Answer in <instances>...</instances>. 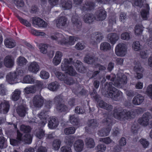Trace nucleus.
<instances>
[{
	"instance_id": "f257e3e1",
	"label": "nucleus",
	"mask_w": 152,
	"mask_h": 152,
	"mask_svg": "<svg viewBox=\"0 0 152 152\" xmlns=\"http://www.w3.org/2000/svg\"><path fill=\"white\" fill-rule=\"evenodd\" d=\"M142 109L138 108L131 111L126 110H120L115 109L114 110L113 115L114 117L120 120H124L133 118L138 114L141 113Z\"/></svg>"
},
{
	"instance_id": "f03ea898",
	"label": "nucleus",
	"mask_w": 152,
	"mask_h": 152,
	"mask_svg": "<svg viewBox=\"0 0 152 152\" xmlns=\"http://www.w3.org/2000/svg\"><path fill=\"white\" fill-rule=\"evenodd\" d=\"M50 38L56 41L58 44L61 45L69 44L72 45L78 39L76 37L70 36L69 40H68L62 34L58 32L51 36Z\"/></svg>"
},
{
	"instance_id": "7ed1b4c3",
	"label": "nucleus",
	"mask_w": 152,
	"mask_h": 152,
	"mask_svg": "<svg viewBox=\"0 0 152 152\" xmlns=\"http://www.w3.org/2000/svg\"><path fill=\"white\" fill-rule=\"evenodd\" d=\"M72 61L71 58H65L61 63V69L62 71H66L69 75L74 76L76 75L77 72L71 65L74 63Z\"/></svg>"
},
{
	"instance_id": "20e7f679",
	"label": "nucleus",
	"mask_w": 152,
	"mask_h": 152,
	"mask_svg": "<svg viewBox=\"0 0 152 152\" xmlns=\"http://www.w3.org/2000/svg\"><path fill=\"white\" fill-rule=\"evenodd\" d=\"M72 61L71 58H65L61 63V69L62 71H66L69 75L74 76L76 75L77 72L71 65L74 63Z\"/></svg>"
},
{
	"instance_id": "39448f33",
	"label": "nucleus",
	"mask_w": 152,
	"mask_h": 152,
	"mask_svg": "<svg viewBox=\"0 0 152 152\" xmlns=\"http://www.w3.org/2000/svg\"><path fill=\"white\" fill-rule=\"evenodd\" d=\"M113 83L109 82L107 83L105 87L107 88V92L110 97L115 100H117L118 98L122 96L123 93L112 86Z\"/></svg>"
},
{
	"instance_id": "423d86ee",
	"label": "nucleus",
	"mask_w": 152,
	"mask_h": 152,
	"mask_svg": "<svg viewBox=\"0 0 152 152\" xmlns=\"http://www.w3.org/2000/svg\"><path fill=\"white\" fill-rule=\"evenodd\" d=\"M103 122L105 123L106 125L109 127L107 128L101 129L98 131V134L101 137L106 136L108 135L111 129V126L112 125V121L109 118L104 119Z\"/></svg>"
},
{
	"instance_id": "0eeeda50",
	"label": "nucleus",
	"mask_w": 152,
	"mask_h": 152,
	"mask_svg": "<svg viewBox=\"0 0 152 152\" xmlns=\"http://www.w3.org/2000/svg\"><path fill=\"white\" fill-rule=\"evenodd\" d=\"M127 49L126 44L123 43H119L115 47V53L117 56H124L126 53Z\"/></svg>"
},
{
	"instance_id": "6e6552de",
	"label": "nucleus",
	"mask_w": 152,
	"mask_h": 152,
	"mask_svg": "<svg viewBox=\"0 0 152 152\" xmlns=\"http://www.w3.org/2000/svg\"><path fill=\"white\" fill-rule=\"evenodd\" d=\"M117 75V79L115 81L114 85L116 87H119L126 84L127 82L126 76L121 73H118Z\"/></svg>"
},
{
	"instance_id": "1a4fd4ad",
	"label": "nucleus",
	"mask_w": 152,
	"mask_h": 152,
	"mask_svg": "<svg viewBox=\"0 0 152 152\" xmlns=\"http://www.w3.org/2000/svg\"><path fill=\"white\" fill-rule=\"evenodd\" d=\"M152 119V115L148 112L144 113L142 117L140 118L138 121L141 125L146 126L148 124L149 121Z\"/></svg>"
},
{
	"instance_id": "9d476101",
	"label": "nucleus",
	"mask_w": 152,
	"mask_h": 152,
	"mask_svg": "<svg viewBox=\"0 0 152 152\" xmlns=\"http://www.w3.org/2000/svg\"><path fill=\"white\" fill-rule=\"evenodd\" d=\"M44 99L40 95L35 96L33 98V102L34 106L37 107H42L44 103Z\"/></svg>"
},
{
	"instance_id": "9b49d317",
	"label": "nucleus",
	"mask_w": 152,
	"mask_h": 152,
	"mask_svg": "<svg viewBox=\"0 0 152 152\" xmlns=\"http://www.w3.org/2000/svg\"><path fill=\"white\" fill-rule=\"evenodd\" d=\"M6 78L7 81L10 84H13L18 82L17 75L15 72L8 73Z\"/></svg>"
},
{
	"instance_id": "f8f14e48",
	"label": "nucleus",
	"mask_w": 152,
	"mask_h": 152,
	"mask_svg": "<svg viewBox=\"0 0 152 152\" xmlns=\"http://www.w3.org/2000/svg\"><path fill=\"white\" fill-rule=\"evenodd\" d=\"M14 63L15 59L12 56H7L4 58V64L7 68H12L14 66Z\"/></svg>"
},
{
	"instance_id": "ddd939ff",
	"label": "nucleus",
	"mask_w": 152,
	"mask_h": 152,
	"mask_svg": "<svg viewBox=\"0 0 152 152\" xmlns=\"http://www.w3.org/2000/svg\"><path fill=\"white\" fill-rule=\"evenodd\" d=\"M95 19L98 21L104 20L107 16L106 11L103 9H100L97 11L95 15Z\"/></svg>"
},
{
	"instance_id": "4468645a",
	"label": "nucleus",
	"mask_w": 152,
	"mask_h": 152,
	"mask_svg": "<svg viewBox=\"0 0 152 152\" xmlns=\"http://www.w3.org/2000/svg\"><path fill=\"white\" fill-rule=\"evenodd\" d=\"M48 110H44L42 111L40 113L38 114V117L40 119L41 121L40 122L42 126H44L47 122V118H48L47 115Z\"/></svg>"
},
{
	"instance_id": "2eb2a0df",
	"label": "nucleus",
	"mask_w": 152,
	"mask_h": 152,
	"mask_svg": "<svg viewBox=\"0 0 152 152\" xmlns=\"http://www.w3.org/2000/svg\"><path fill=\"white\" fill-rule=\"evenodd\" d=\"M150 8L148 4H146L140 12V16L144 20H147L149 15Z\"/></svg>"
},
{
	"instance_id": "dca6fc26",
	"label": "nucleus",
	"mask_w": 152,
	"mask_h": 152,
	"mask_svg": "<svg viewBox=\"0 0 152 152\" xmlns=\"http://www.w3.org/2000/svg\"><path fill=\"white\" fill-rule=\"evenodd\" d=\"M28 70L32 73H36L39 69V65L35 61L29 63L28 66Z\"/></svg>"
},
{
	"instance_id": "f3484780",
	"label": "nucleus",
	"mask_w": 152,
	"mask_h": 152,
	"mask_svg": "<svg viewBox=\"0 0 152 152\" xmlns=\"http://www.w3.org/2000/svg\"><path fill=\"white\" fill-rule=\"evenodd\" d=\"M108 41L112 45L115 44L119 39V36L115 33L109 34L107 36Z\"/></svg>"
},
{
	"instance_id": "a211bd4d",
	"label": "nucleus",
	"mask_w": 152,
	"mask_h": 152,
	"mask_svg": "<svg viewBox=\"0 0 152 152\" xmlns=\"http://www.w3.org/2000/svg\"><path fill=\"white\" fill-rule=\"evenodd\" d=\"M134 70L137 73V77L139 79L141 78L142 77V73L143 72L144 69L141 66L140 62H136L135 64Z\"/></svg>"
},
{
	"instance_id": "6ab92c4d",
	"label": "nucleus",
	"mask_w": 152,
	"mask_h": 152,
	"mask_svg": "<svg viewBox=\"0 0 152 152\" xmlns=\"http://www.w3.org/2000/svg\"><path fill=\"white\" fill-rule=\"evenodd\" d=\"M62 56L63 53L59 51L56 52L52 61V62L54 65L57 66L61 63Z\"/></svg>"
},
{
	"instance_id": "aec40b11",
	"label": "nucleus",
	"mask_w": 152,
	"mask_h": 152,
	"mask_svg": "<svg viewBox=\"0 0 152 152\" xmlns=\"http://www.w3.org/2000/svg\"><path fill=\"white\" fill-rule=\"evenodd\" d=\"M84 145V142L83 140L79 139L76 140L74 144L75 151L77 152H81L83 149Z\"/></svg>"
},
{
	"instance_id": "412c9836",
	"label": "nucleus",
	"mask_w": 152,
	"mask_h": 152,
	"mask_svg": "<svg viewBox=\"0 0 152 152\" xmlns=\"http://www.w3.org/2000/svg\"><path fill=\"white\" fill-rule=\"evenodd\" d=\"M9 102L4 101L0 104V113L3 114L7 113L9 111Z\"/></svg>"
},
{
	"instance_id": "4be33fe9",
	"label": "nucleus",
	"mask_w": 152,
	"mask_h": 152,
	"mask_svg": "<svg viewBox=\"0 0 152 152\" xmlns=\"http://www.w3.org/2000/svg\"><path fill=\"white\" fill-rule=\"evenodd\" d=\"M33 24L39 27H46L48 24L43 20L39 18H35L33 19Z\"/></svg>"
},
{
	"instance_id": "5701e85b",
	"label": "nucleus",
	"mask_w": 152,
	"mask_h": 152,
	"mask_svg": "<svg viewBox=\"0 0 152 152\" xmlns=\"http://www.w3.org/2000/svg\"><path fill=\"white\" fill-rule=\"evenodd\" d=\"M144 100V96L141 94H138L136 95L133 98L132 103L136 105H139L142 103Z\"/></svg>"
},
{
	"instance_id": "b1692460",
	"label": "nucleus",
	"mask_w": 152,
	"mask_h": 152,
	"mask_svg": "<svg viewBox=\"0 0 152 152\" xmlns=\"http://www.w3.org/2000/svg\"><path fill=\"white\" fill-rule=\"evenodd\" d=\"M103 38L102 34L99 32H96L95 33L94 38H92L91 42L93 45H96L99 43Z\"/></svg>"
},
{
	"instance_id": "393cba45",
	"label": "nucleus",
	"mask_w": 152,
	"mask_h": 152,
	"mask_svg": "<svg viewBox=\"0 0 152 152\" xmlns=\"http://www.w3.org/2000/svg\"><path fill=\"white\" fill-rule=\"evenodd\" d=\"M85 62L89 64H92L98 60V58L94 56L89 54H87L84 58Z\"/></svg>"
},
{
	"instance_id": "a878e982",
	"label": "nucleus",
	"mask_w": 152,
	"mask_h": 152,
	"mask_svg": "<svg viewBox=\"0 0 152 152\" xmlns=\"http://www.w3.org/2000/svg\"><path fill=\"white\" fill-rule=\"evenodd\" d=\"M98 105L100 107L108 111L111 110L113 108L111 105L107 104L102 100L98 101Z\"/></svg>"
},
{
	"instance_id": "bb28decb",
	"label": "nucleus",
	"mask_w": 152,
	"mask_h": 152,
	"mask_svg": "<svg viewBox=\"0 0 152 152\" xmlns=\"http://www.w3.org/2000/svg\"><path fill=\"white\" fill-rule=\"evenodd\" d=\"M73 65L75 66L77 70L79 72L83 73L85 71V68L83 65L81 61L77 60L76 62H74Z\"/></svg>"
},
{
	"instance_id": "cd10ccee",
	"label": "nucleus",
	"mask_w": 152,
	"mask_h": 152,
	"mask_svg": "<svg viewBox=\"0 0 152 152\" xmlns=\"http://www.w3.org/2000/svg\"><path fill=\"white\" fill-rule=\"evenodd\" d=\"M4 44L6 47L9 48H14L16 45L15 41L13 39H7L4 40Z\"/></svg>"
},
{
	"instance_id": "c85d7f7f",
	"label": "nucleus",
	"mask_w": 152,
	"mask_h": 152,
	"mask_svg": "<svg viewBox=\"0 0 152 152\" xmlns=\"http://www.w3.org/2000/svg\"><path fill=\"white\" fill-rule=\"evenodd\" d=\"M72 21L75 28L77 29V30H79L81 28V23L79 20L77 16H73L72 18Z\"/></svg>"
},
{
	"instance_id": "c756f323",
	"label": "nucleus",
	"mask_w": 152,
	"mask_h": 152,
	"mask_svg": "<svg viewBox=\"0 0 152 152\" xmlns=\"http://www.w3.org/2000/svg\"><path fill=\"white\" fill-rule=\"evenodd\" d=\"M35 79L34 77L31 75H27L23 78V82L25 83H34Z\"/></svg>"
},
{
	"instance_id": "7c9ffc66",
	"label": "nucleus",
	"mask_w": 152,
	"mask_h": 152,
	"mask_svg": "<svg viewBox=\"0 0 152 152\" xmlns=\"http://www.w3.org/2000/svg\"><path fill=\"white\" fill-rule=\"evenodd\" d=\"M66 18L65 17L59 18L56 21L57 26L58 28H61V26H65L66 24Z\"/></svg>"
},
{
	"instance_id": "2f4dec72",
	"label": "nucleus",
	"mask_w": 152,
	"mask_h": 152,
	"mask_svg": "<svg viewBox=\"0 0 152 152\" xmlns=\"http://www.w3.org/2000/svg\"><path fill=\"white\" fill-rule=\"evenodd\" d=\"M58 124V121L56 118L52 117L50 118L48 124V126L50 128L52 129L57 127Z\"/></svg>"
},
{
	"instance_id": "473e14b6",
	"label": "nucleus",
	"mask_w": 152,
	"mask_h": 152,
	"mask_svg": "<svg viewBox=\"0 0 152 152\" xmlns=\"http://www.w3.org/2000/svg\"><path fill=\"white\" fill-rule=\"evenodd\" d=\"M111 46L110 44L106 42H104L101 43L100 45V49L101 50L107 51L111 49Z\"/></svg>"
},
{
	"instance_id": "72a5a7b5",
	"label": "nucleus",
	"mask_w": 152,
	"mask_h": 152,
	"mask_svg": "<svg viewBox=\"0 0 152 152\" xmlns=\"http://www.w3.org/2000/svg\"><path fill=\"white\" fill-rule=\"evenodd\" d=\"M95 16L91 14H86L83 18L84 21L86 23H90L93 22Z\"/></svg>"
},
{
	"instance_id": "f704fd0d",
	"label": "nucleus",
	"mask_w": 152,
	"mask_h": 152,
	"mask_svg": "<svg viewBox=\"0 0 152 152\" xmlns=\"http://www.w3.org/2000/svg\"><path fill=\"white\" fill-rule=\"evenodd\" d=\"M27 110L26 108L21 105L18 107L17 109V112L20 116L23 117L25 115Z\"/></svg>"
},
{
	"instance_id": "c9c22d12",
	"label": "nucleus",
	"mask_w": 152,
	"mask_h": 152,
	"mask_svg": "<svg viewBox=\"0 0 152 152\" xmlns=\"http://www.w3.org/2000/svg\"><path fill=\"white\" fill-rule=\"evenodd\" d=\"M85 142L87 146L90 148H93L95 145V143L94 139L91 138H86Z\"/></svg>"
},
{
	"instance_id": "e433bc0d",
	"label": "nucleus",
	"mask_w": 152,
	"mask_h": 152,
	"mask_svg": "<svg viewBox=\"0 0 152 152\" xmlns=\"http://www.w3.org/2000/svg\"><path fill=\"white\" fill-rule=\"evenodd\" d=\"M94 6V4L92 2H86L85 4L83 5L81 9L84 11L91 10L93 9Z\"/></svg>"
},
{
	"instance_id": "4c0bfd02",
	"label": "nucleus",
	"mask_w": 152,
	"mask_h": 152,
	"mask_svg": "<svg viewBox=\"0 0 152 152\" xmlns=\"http://www.w3.org/2000/svg\"><path fill=\"white\" fill-rule=\"evenodd\" d=\"M59 87V85L58 83L55 81L52 82L48 85V88L53 91H56Z\"/></svg>"
},
{
	"instance_id": "58836bf2",
	"label": "nucleus",
	"mask_w": 152,
	"mask_h": 152,
	"mask_svg": "<svg viewBox=\"0 0 152 152\" xmlns=\"http://www.w3.org/2000/svg\"><path fill=\"white\" fill-rule=\"evenodd\" d=\"M27 62V60L22 56H20L18 57L16 61V63L18 65L20 66H23L26 64Z\"/></svg>"
},
{
	"instance_id": "ea45409f",
	"label": "nucleus",
	"mask_w": 152,
	"mask_h": 152,
	"mask_svg": "<svg viewBox=\"0 0 152 152\" xmlns=\"http://www.w3.org/2000/svg\"><path fill=\"white\" fill-rule=\"evenodd\" d=\"M61 5L64 10H69L72 7V2L70 0H66L63 1Z\"/></svg>"
},
{
	"instance_id": "a19ab883",
	"label": "nucleus",
	"mask_w": 152,
	"mask_h": 152,
	"mask_svg": "<svg viewBox=\"0 0 152 152\" xmlns=\"http://www.w3.org/2000/svg\"><path fill=\"white\" fill-rule=\"evenodd\" d=\"M35 135L38 139H42L45 135V131L42 129H39L36 130Z\"/></svg>"
},
{
	"instance_id": "79ce46f5",
	"label": "nucleus",
	"mask_w": 152,
	"mask_h": 152,
	"mask_svg": "<svg viewBox=\"0 0 152 152\" xmlns=\"http://www.w3.org/2000/svg\"><path fill=\"white\" fill-rule=\"evenodd\" d=\"M99 124L97 121L94 119H90L88 120V126L94 129L98 126Z\"/></svg>"
},
{
	"instance_id": "37998d69",
	"label": "nucleus",
	"mask_w": 152,
	"mask_h": 152,
	"mask_svg": "<svg viewBox=\"0 0 152 152\" xmlns=\"http://www.w3.org/2000/svg\"><path fill=\"white\" fill-rule=\"evenodd\" d=\"M75 137L73 136H70L66 137L65 142L66 144L71 147L75 140Z\"/></svg>"
},
{
	"instance_id": "c03bdc74",
	"label": "nucleus",
	"mask_w": 152,
	"mask_h": 152,
	"mask_svg": "<svg viewBox=\"0 0 152 152\" xmlns=\"http://www.w3.org/2000/svg\"><path fill=\"white\" fill-rule=\"evenodd\" d=\"M56 76L58 79L61 81H64L67 77L66 74H63L62 73L58 71L55 72Z\"/></svg>"
},
{
	"instance_id": "a18cd8bd",
	"label": "nucleus",
	"mask_w": 152,
	"mask_h": 152,
	"mask_svg": "<svg viewBox=\"0 0 152 152\" xmlns=\"http://www.w3.org/2000/svg\"><path fill=\"white\" fill-rule=\"evenodd\" d=\"M32 140V137L31 135L29 134H25L24 137H23V140L27 144H30Z\"/></svg>"
},
{
	"instance_id": "49530a36",
	"label": "nucleus",
	"mask_w": 152,
	"mask_h": 152,
	"mask_svg": "<svg viewBox=\"0 0 152 152\" xmlns=\"http://www.w3.org/2000/svg\"><path fill=\"white\" fill-rule=\"evenodd\" d=\"M20 91L18 89L15 90L13 93L12 99L14 101L17 100L19 98Z\"/></svg>"
},
{
	"instance_id": "de8ad7c7",
	"label": "nucleus",
	"mask_w": 152,
	"mask_h": 152,
	"mask_svg": "<svg viewBox=\"0 0 152 152\" xmlns=\"http://www.w3.org/2000/svg\"><path fill=\"white\" fill-rule=\"evenodd\" d=\"M69 121L71 124L73 125H77L79 122V119L76 117L74 115L69 116Z\"/></svg>"
},
{
	"instance_id": "09e8293b",
	"label": "nucleus",
	"mask_w": 152,
	"mask_h": 152,
	"mask_svg": "<svg viewBox=\"0 0 152 152\" xmlns=\"http://www.w3.org/2000/svg\"><path fill=\"white\" fill-rule=\"evenodd\" d=\"M143 26L141 25H137L135 27V33L136 35L141 34L143 31Z\"/></svg>"
},
{
	"instance_id": "8fccbe9b",
	"label": "nucleus",
	"mask_w": 152,
	"mask_h": 152,
	"mask_svg": "<svg viewBox=\"0 0 152 152\" xmlns=\"http://www.w3.org/2000/svg\"><path fill=\"white\" fill-rule=\"evenodd\" d=\"M61 142L58 139L55 140L53 142V147L55 150H57L59 149L60 147Z\"/></svg>"
},
{
	"instance_id": "3c124183",
	"label": "nucleus",
	"mask_w": 152,
	"mask_h": 152,
	"mask_svg": "<svg viewBox=\"0 0 152 152\" xmlns=\"http://www.w3.org/2000/svg\"><path fill=\"white\" fill-rule=\"evenodd\" d=\"M132 47L133 49L134 50L137 51L140 50L141 49L142 46L139 41H136L133 43Z\"/></svg>"
},
{
	"instance_id": "603ef678",
	"label": "nucleus",
	"mask_w": 152,
	"mask_h": 152,
	"mask_svg": "<svg viewBox=\"0 0 152 152\" xmlns=\"http://www.w3.org/2000/svg\"><path fill=\"white\" fill-rule=\"evenodd\" d=\"M36 91L35 87L34 86H31L29 87H27L24 89L25 92L27 94L34 93Z\"/></svg>"
},
{
	"instance_id": "864d4df0",
	"label": "nucleus",
	"mask_w": 152,
	"mask_h": 152,
	"mask_svg": "<svg viewBox=\"0 0 152 152\" xmlns=\"http://www.w3.org/2000/svg\"><path fill=\"white\" fill-rule=\"evenodd\" d=\"M20 129L24 133H28L30 132L31 128L29 126L22 125L20 126Z\"/></svg>"
},
{
	"instance_id": "5fc2aeb1",
	"label": "nucleus",
	"mask_w": 152,
	"mask_h": 152,
	"mask_svg": "<svg viewBox=\"0 0 152 152\" xmlns=\"http://www.w3.org/2000/svg\"><path fill=\"white\" fill-rule=\"evenodd\" d=\"M75 129L74 127H71L66 128L64 129V133L66 134H72L75 132Z\"/></svg>"
},
{
	"instance_id": "6e6d98bb",
	"label": "nucleus",
	"mask_w": 152,
	"mask_h": 152,
	"mask_svg": "<svg viewBox=\"0 0 152 152\" xmlns=\"http://www.w3.org/2000/svg\"><path fill=\"white\" fill-rule=\"evenodd\" d=\"M40 76L42 79H47L49 77V73L45 70L41 71L40 73Z\"/></svg>"
},
{
	"instance_id": "4d7b16f0",
	"label": "nucleus",
	"mask_w": 152,
	"mask_h": 152,
	"mask_svg": "<svg viewBox=\"0 0 152 152\" xmlns=\"http://www.w3.org/2000/svg\"><path fill=\"white\" fill-rule=\"evenodd\" d=\"M57 109L59 112H62L67 110L68 108L65 105L61 104L57 106Z\"/></svg>"
},
{
	"instance_id": "13d9d810",
	"label": "nucleus",
	"mask_w": 152,
	"mask_h": 152,
	"mask_svg": "<svg viewBox=\"0 0 152 152\" xmlns=\"http://www.w3.org/2000/svg\"><path fill=\"white\" fill-rule=\"evenodd\" d=\"M17 18L19 20L20 23L23 24L28 27H30L31 26V24L29 23L27 20L24 19L18 16H17Z\"/></svg>"
},
{
	"instance_id": "bf43d9fd",
	"label": "nucleus",
	"mask_w": 152,
	"mask_h": 152,
	"mask_svg": "<svg viewBox=\"0 0 152 152\" xmlns=\"http://www.w3.org/2000/svg\"><path fill=\"white\" fill-rule=\"evenodd\" d=\"M133 4L135 6L141 8L143 5V0H132Z\"/></svg>"
},
{
	"instance_id": "052dcab7",
	"label": "nucleus",
	"mask_w": 152,
	"mask_h": 152,
	"mask_svg": "<svg viewBox=\"0 0 152 152\" xmlns=\"http://www.w3.org/2000/svg\"><path fill=\"white\" fill-rule=\"evenodd\" d=\"M85 47V45L83 42H78L75 45V48L78 50L83 49Z\"/></svg>"
},
{
	"instance_id": "680f3d73",
	"label": "nucleus",
	"mask_w": 152,
	"mask_h": 152,
	"mask_svg": "<svg viewBox=\"0 0 152 152\" xmlns=\"http://www.w3.org/2000/svg\"><path fill=\"white\" fill-rule=\"evenodd\" d=\"M121 38L122 39L128 40L130 38V35L129 33L125 32L121 34Z\"/></svg>"
},
{
	"instance_id": "e2e57ef3",
	"label": "nucleus",
	"mask_w": 152,
	"mask_h": 152,
	"mask_svg": "<svg viewBox=\"0 0 152 152\" xmlns=\"http://www.w3.org/2000/svg\"><path fill=\"white\" fill-rule=\"evenodd\" d=\"M7 145L4 137H0V148L2 149L6 148Z\"/></svg>"
},
{
	"instance_id": "0e129e2a",
	"label": "nucleus",
	"mask_w": 152,
	"mask_h": 152,
	"mask_svg": "<svg viewBox=\"0 0 152 152\" xmlns=\"http://www.w3.org/2000/svg\"><path fill=\"white\" fill-rule=\"evenodd\" d=\"M64 82L66 84L70 85H72L74 83L75 81L73 78L72 77H66L64 80Z\"/></svg>"
},
{
	"instance_id": "69168bd1",
	"label": "nucleus",
	"mask_w": 152,
	"mask_h": 152,
	"mask_svg": "<svg viewBox=\"0 0 152 152\" xmlns=\"http://www.w3.org/2000/svg\"><path fill=\"white\" fill-rule=\"evenodd\" d=\"M146 93L148 96L152 97V84H150L148 86Z\"/></svg>"
},
{
	"instance_id": "338daca9",
	"label": "nucleus",
	"mask_w": 152,
	"mask_h": 152,
	"mask_svg": "<svg viewBox=\"0 0 152 152\" xmlns=\"http://www.w3.org/2000/svg\"><path fill=\"white\" fill-rule=\"evenodd\" d=\"M40 50L42 53L45 54L47 53V45L45 44H41L40 45Z\"/></svg>"
},
{
	"instance_id": "774afa93",
	"label": "nucleus",
	"mask_w": 152,
	"mask_h": 152,
	"mask_svg": "<svg viewBox=\"0 0 152 152\" xmlns=\"http://www.w3.org/2000/svg\"><path fill=\"white\" fill-rule=\"evenodd\" d=\"M71 147L67 145L64 146L61 148V150L62 152H72Z\"/></svg>"
}]
</instances>
